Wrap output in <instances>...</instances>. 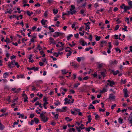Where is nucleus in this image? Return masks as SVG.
Returning <instances> with one entry per match:
<instances>
[{"instance_id":"1","label":"nucleus","mask_w":132,"mask_h":132,"mask_svg":"<svg viewBox=\"0 0 132 132\" xmlns=\"http://www.w3.org/2000/svg\"><path fill=\"white\" fill-rule=\"evenodd\" d=\"M40 117L41 119V121L44 122H47L48 120V117L45 115H43V114H40Z\"/></svg>"},{"instance_id":"2","label":"nucleus","mask_w":132,"mask_h":132,"mask_svg":"<svg viewBox=\"0 0 132 132\" xmlns=\"http://www.w3.org/2000/svg\"><path fill=\"white\" fill-rule=\"evenodd\" d=\"M64 34L63 33L56 32L54 33V35H53V36L54 37H56L60 36H63Z\"/></svg>"},{"instance_id":"3","label":"nucleus","mask_w":132,"mask_h":132,"mask_svg":"<svg viewBox=\"0 0 132 132\" xmlns=\"http://www.w3.org/2000/svg\"><path fill=\"white\" fill-rule=\"evenodd\" d=\"M15 60L12 61L11 62H9L8 66L10 68H12L14 67V64L15 63Z\"/></svg>"},{"instance_id":"4","label":"nucleus","mask_w":132,"mask_h":132,"mask_svg":"<svg viewBox=\"0 0 132 132\" xmlns=\"http://www.w3.org/2000/svg\"><path fill=\"white\" fill-rule=\"evenodd\" d=\"M107 82L109 83L107 84V85L109 84V85L111 87H113V85H115V82L113 81H111L110 80H107Z\"/></svg>"},{"instance_id":"5","label":"nucleus","mask_w":132,"mask_h":132,"mask_svg":"<svg viewBox=\"0 0 132 132\" xmlns=\"http://www.w3.org/2000/svg\"><path fill=\"white\" fill-rule=\"evenodd\" d=\"M64 100L65 101V102L64 103L65 104H69L71 103L70 100L68 99L67 98H65Z\"/></svg>"},{"instance_id":"6","label":"nucleus","mask_w":132,"mask_h":132,"mask_svg":"<svg viewBox=\"0 0 132 132\" xmlns=\"http://www.w3.org/2000/svg\"><path fill=\"white\" fill-rule=\"evenodd\" d=\"M131 8H132L129 6H127L125 5V7H124V11L125 12H126L127 10H130Z\"/></svg>"},{"instance_id":"7","label":"nucleus","mask_w":132,"mask_h":132,"mask_svg":"<svg viewBox=\"0 0 132 132\" xmlns=\"http://www.w3.org/2000/svg\"><path fill=\"white\" fill-rule=\"evenodd\" d=\"M91 116L90 115H88L87 116L88 121H87L86 122V124H87L88 123H89L90 122L91 120H92L91 118Z\"/></svg>"},{"instance_id":"8","label":"nucleus","mask_w":132,"mask_h":132,"mask_svg":"<svg viewBox=\"0 0 132 132\" xmlns=\"http://www.w3.org/2000/svg\"><path fill=\"white\" fill-rule=\"evenodd\" d=\"M22 96L24 98V102H28L27 99L28 98V97L27 96V95L25 94H23V95Z\"/></svg>"},{"instance_id":"9","label":"nucleus","mask_w":132,"mask_h":132,"mask_svg":"<svg viewBox=\"0 0 132 132\" xmlns=\"http://www.w3.org/2000/svg\"><path fill=\"white\" fill-rule=\"evenodd\" d=\"M110 63L112 64H116L118 63V62L116 60H114V61L111 60L110 61Z\"/></svg>"},{"instance_id":"10","label":"nucleus","mask_w":132,"mask_h":132,"mask_svg":"<svg viewBox=\"0 0 132 132\" xmlns=\"http://www.w3.org/2000/svg\"><path fill=\"white\" fill-rule=\"evenodd\" d=\"M49 39L50 40V42H51V43L53 44H56V43L55 42L53 41L54 40V39L52 37H50L49 38Z\"/></svg>"},{"instance_id":"11","label":"nucleus","mask_w":132,"mask_h":132,"mask_svg":"<svg viewBox=\"0 0 132 132\" xmlns=\"http://www.w3.org/2000/svg\"><path fill=\"white\" fill-rule=\"evenodd\" d=\"M109 98L110 99H114L115 98V96L113 94H111L110 95Z\"/></svg>"},{"instance_id":"12","label":"nucleus","mask_w":132,"mask_h":132,"mask_svg":"<svg viewBox=\"0 0 132 132\" xmlns=\"http://www.w3.org/2000/svg\"><path fill=\"white\" fill-rule=\"evenodd\" d=\"M70 13L71 14H75L76 12L75 10H72V9H70Z\"/></svg>"},{"instance_id":"13","label":"nucleus","mask_w":132,"mask_h":132,"mask_svg":"<svg viewBox=\"0 0 132 132\" xmlns=\"http://www.w3.org/2000/svg\"><path fill=\"white\" fill-rule=\"evenodd\" d=\"M47 21V20L43 19L41 21V22L43 25L45 24V23Z\"/></svg>"},{"instance_id":"14","label":"nucleus","mask_w":132,"mask_h":132,"mask_svg":"<svg viewBox=\"0 0 132 132\" xmlns=\"http://www.w3.org/2000/svg\"><path fill=\"white\" fill-rule=\"evenodd\" d=\"M129 118H131V119H129V123H131V126L132 125V113H131L130 115Z\"/></svg>"},{"instance_id":"15","label":"nucleus","mask_w":132,"mask_h":132,"mask_svg":"<svg viewBox=\"0 0 132 132\" xmlns=\"http://www.w3.org/2000/svg\"><path fill=\"white\" fill-rule=\"evenodd\" d=\"M4 41L6 42L7 44L8 43H10L11 42L10 41V39L8 38H6V39L4 40Z\"/></svg>"},{"instance_id":"16","label":"nucleus","mask_w":132,"mask_h":132,"mask_svg":"<svg viewBox=\"0 0 132 132\" xmlns=\"http://www.w3.org/2000/svg\"><path fill=\"white\" fill-rule=\"evenodd\" d=\"M4 127V126L0 122V130H3Z\"/></svg>"},{"instance_id":"17","label":"nucleus","mask_w":132,"mask_h":132,"mask_svg":"<svg viewBox=\"0 0 132 132\" xmlns=\"http://www.w3.org/2000/svg\"><path fill=\"white\" fill-rule=\"evenodd\" d=\"M54 104L56 106H58L60 104V103L58 101H56Z\"/></svg>"},{"instance_id":"18","label":"nucleus","mask_w":132,"mask_h":132,"mask_svg":"<svg viewBox=\"0 0 132 132\" xmlns=\"http://www.w3.org/2000/svg\"><path fill=\"white\" fill-rule=\"evenodd\" d=\"M9 76V74L7 72H5L4 73L3 75V77L4 78H7Z\"/></svg>"},{"instance_id":"19","label":"nucleus","mask_w":132,"mask_h":132,"mask_svg":"<svg viewBox=\"0 0 132 132\" xmlns=\"http://www.w3.org/2000/svg\"><path fill=\"white\" fill-rule=\"evenodd\" d=\"M30 56L29 58L30 60L29 62H30L31 63H32L34 62V60H32L31 57L32 55L31 54L30 55Z\"/></svg>"},{"instance_id":"20","label":"nucleus","mask_w":132,"mask_h":132,"mask_svg":"<svg viewBox=\"0 0 132 132\" xmlns=\"http://www.w3.org/2000/svg\"><path fill=\"white\" fill-rule=\"evenodd\" d=\"M34 121L37 124L38 123L39 120L38 118H34Z\"/></svg>"},{"instance_id":"21","label":"nucleus","mask_w":132,"mask_h":132,"mask_svg":"<svg viewBox=\"0 0 132 132\" xmlns=\"http://www.w3.org/2000/svg\"><path fill=\"white\" fill-rule=\"evenodd\" d=\"M123 119H121V118H119L118 119V122L120 124H122L123 123L122 121Z\"/></svg>"},{"instance_id":"22","label":"nucleus","mask_w":132,"mask_h":132,"mask_svg":"<svg viewBox=\"0 0 132 132\" xmlns=\"http://www.w3.org/2000/svg\"><path fill=\"white\" fill-rule=\"evenodd\" d=\"M67 122L70 121L72 120V119H70L68 117H66L65 118Z\"/></svg>"},{"instance_id":"23","label":"nucleus","mask_w":132,"mask_h":132,"mask_svg":"<svg viewBox=\"0 0 132 132\" xmlns=\"http://www.w3.org/2000/svg\"><path fill=\"white\" fill-rule=\"evenodd\" d=\"M95 36L96 37V39L97 41L99 40L101 38L100 36H97L96 35H95Z\"/></svg>"},{"instance_id":"24","label":"nucleus","mask_w":132,"mask_h":132,"mask_svg":"<svg viewBox=\"0 0 132 132\" xmlns=\"http://www.w3.org/2000/svg\"><path fill=\"white\" fill-rule=\"evenodd\" d=\"M53 13L54 14H57L58 12V10L56 9H54L53 10Z\"/></svg>"},{"instance_id":"25","label":"nucleus","mask_w":132,"mask_h":132,"mask_svg":"<svg viewBox=\"0 0 132 132\" xmlns=\"http://www.w3.org/2000/svg\"><path fill=\"white\" fill-rule=\"evenodd\" d=\"M107 89H106V88H104L102 90V91L100 90V92L102 93H103V92H107Z\"/></svg>"},{"instance_id":"26","label":"nucleus","mask_w":132,"mask_h":132,"mask_svg":"<svg viewBox=\"0 0 132 132\" xmlns=\"http://www.w3.org/2000/svg\"><path fill=\"white\" fill-rule=\"evenodd\" d=\"M60 53H53V55L55 56L56 57H57Z\"/></svg>"},{"instance_id":"27","label":"nucleus","mask_w":132,"mask_h":132,"mask_svg":"<svg viewBox=\"0 0 132 132\" xmlns=\"http://www.w3.org/2000/svg\"><path fill=\"white\" fill-rule=\"evenodd\" d=\"M73 36V35L72 34H70L67 37V39L68 40L70 39V38Z\"/></svg>"},{"instance_id":"28","label":"nucleus","mask_w":132,"mask_h":132,"mask_svg":"<svg viewBox=\"0 0 132 132\" xmlns=\"http://www.w3.org/2000/svg\"><path fill=\"white\" fill-rule=\"evenodd\" d=\"M73 110L75 112H76L77 113L78 112V113L80 111V110L78 109H73Z\"/></svg>"},{"instance_id":"29","label":"nucleus","mask_w":132,"mask_h":132,"mask_svg":"<svg viewBox=\"0 0 132 132\" xmlns=\"http://www.w3.org/2000/svg\"><path fill=\"white\" fill-rule=\"evenodd\" d=\"M124 28H122V30H124L125 31H127L128 30L127 29V26H124Z\"/></svg>"},{"instance_id":"30","label":"nucleus","mask_w":132,"mask_h":132,"mask_svg":"<svg viewBox=\"0 0 132 132\" xmlns=\"http://www.w3.org/2000/svg\"><path fill=\"white\" fill-rule=\"evenodd\" d=\"M72 45L70 44H69V45L71 46V47H72L73 46H74L75 45V43H74V42L73 41L72 42Z\"/></svg>"},{"instance_id":"31","label":"nucleus","mask_w":132,"mask_h":132,"mask_svg":"<svg viewBox=\"0 0 132 132\" xmlns=\"http://www.w3.org/2000/svg\"><path fill=\"white\" fill-rule=\"evenodd\" d=\"M128 4L129 6L132 8V2L130 1L128 3Z\"/></svg>"},{"instance_id":"32","label":"nucleus","mask_w":132,"mask_h":132,"mask_svg":"<svg viewBox=\"0 0 132 132\" xmlns=\"http://www.w3.org/2000/svg\"><path fill=\"white\" fill-rule=\"evenodd\" d=\"M90 106H92V107H89V108H88V109H90L91 108L92 109H95V107L94 106H93V105L91 104L90 105Z\"/></svg>"},{"instance_id":"33","label":"nucleus","mask_w":132,"mask_h":132,"mask_svg":"<svg viewBox=\"0 0 132 132\" xmlns=\"http://www.w3.org/2000/svg\"><path fill=\"white\" fill-rule=\"evenodd\" d=\"M56 111H59L61 112H65V110H62L60 109H56Z\"/></svg>"},{"instance_id":"34","label":"nucleus","mask_w":132,"mask_h":132,"mask_svg":"<svg viewBox=\"0 0 132 132\" xmlns=\"http://www.w3.org/2000/svg\"><path fill=\"white\" fill-rule=\"evenodd\" d=\"M84 24L86 25V27H87L88 28V32H89V29H90V27L87 24V23H84Z\"/></svg>"},{"instance_id":"35","label":"nucleus","mask_w":132,"mask_h":132,"mask_svg":"<svg viewBox=\"0 0 132 132\" xmlns=\"http://www.w3.org/2000/svg\"><path fill=\"white\" fill-rule=\"evenodd\" d=\"M81 129H83L85 128V127H84V125L82 124H81V126L79 127Z\"/></svg>"},{"instance_id":"36","label":"nucleus","mask_w":132,"mask_h":132,"mask_svg":"<svg viewBox=\"0 0 132 132\" xmlns=\"http://www.w3.org/2000/svg\"><path fill=\"white\" fill-rule=\"evenodd\" d=\"M63 74H66L68 72V71H67L65 69H64L62 70Z\"/></svg>"},{"instance_id":"37","label":"nucleus","mask_w":132,"mask_h":132,"mask_svg":"<svg viewBox=\"0 0 132 132\" xmlns=\"http://www.w3.org/2000/svg\"><path fill=\"white\" fill-rule=\"evenodd\" d=\"M76 25V23H74L73 24H72V28L73 29L74 28H75V30L76 29V28H75V26Z\"/></svg>"},{"instance_id":"38","label":"nucleus","mask_w":132,"mask_h":132,"mask_svg":"<svg viewBox=\"0 0 132 132\" xmlns=\"http://www.w3.org/2000/svg\"><path fill=\"white\" fill-rule=\"evenodd\" d=\"M121 81L123 84H125L126 81V79H125L124 80H123L122 79H121Z\"/></svg>"},{"instance_id":"39","label":"nucleus","mask_w":132,"mask_h":132,"mask_svg":"<svg viewBox=\"0 0 132 132\" xmlns=\"http://www.w3.org/2000/svg\"><path fill=\"white\" fill-rule=\"evenodd\" d=\"M85 42V41L84 40H82L80 42V43L82 46H84L85 45V44L84 43Z\"/></svg>"},{"instance_id":"40","label":"nucleus","mask_w":132,"mask_h":132,"mask_svg":"<svg viewBox=\"0 0 132 132\" xmlns=\"http://www.w3.org/2000/svg\"><path fill=\"white\" fill-rule=\"evenodd\" d=\"M33 68L34 69L33 70H34V71H38V68L37 67H36V68L35 67H33Z\"/></svg>"},{"instance_id":"41","label":"nucleus","mask_w":132,"mask_h":132,"mask_svg":"<svg viewBox=\"0 0 132 132\" xmlns=\"http://www.w3.org/2000/svg\"><path fill=\"white\" fill-rule=\"evenodd\" d=\"M49 29L50 30H51V32H53L54 31V29L53 28H51V26H50L49 27Z\"/></svg>"},{"instance_id":"42","label":"nucleus","mask_w":132,"mask_h":132,"mask_svg":"<svg viewBox=\"0 0 132 132\" xmlns=\"http://www.w3.org/2000/svg\"><path fill=\"white\" fill-rule=\"evenodd\" d=\"M72 53V52L71 51H70L68 53L67 55V58L68 57L70 56Z\"/></svg>"},{"instance_id":"43","label":"nucleus","mask_w":132,"mask_h":132,"mask_svg":"<svg viewBox=\"0 0 132 132\" xmlns=\"http://www.w3.org/2000/svg\"><path fill=\"white\" fill-rule=\"evenodd\" d=\"M116 21L117 22V24H119L121 23V21L119 20V18H118L116 20Z\"/></svg>"},{"instance_id":"44","label":"nucleus","mask_w":132,"mask_h":132,"mask_svg":"<svg viewBox=\"0 0 132 132\" xmlns=\"http://www.w3.org/2000/svg\"><path fill=\"white\" fill-rule=\"evenodd\" d=\"M80 84L79 83L75 84L74 85V86L75 88L77 87Z\"/></svg>"},{"instance_id":"45","label":"nucleus","mask_w":132,"mask_h":132,"mask_svg":"<svg viewBox=\"0 0 132 132\" xmlns=\"http://www.w3.org/2000/svg\"><path fill=\"white\" fill-rule=\"evenodd\" d=\"M70 13V12L68 11V13H64V12L63 13V16H64L65 15H68Z\"/></svg>"},{"instance_id":"46","label":"nucleus","mask_w":132,"mask_h":132,"mask_svg":"<svg viewBox=\"0 0 132 132\" xmlns=\"http://www.w3.org/2000/svg\"><path fill=\"white\" fill-rule=\"evenodd\" d=\"M60 22L59 21H57L56 22V24H55V26H57V27H59V24L60 23Z\"/></svg>"},{"instance_id":"47","label":"nucleus","mask_w":132,"mask_h":132,"mask_svg":"<svg viewBox=\"0 0 132 132\" xmlns=\"http://www.w3.org/2000/svg\"><path fill=\"white\" fill-rule=\"evenodd\" d=\"M20 90H21V88H19L15 91L14 93H18L19 92Z\"/></svg>"},{"instance_id":"48","label":"nucleus","mask_w":132,"mask_h":132,"mask_svg":"<svg viewBox=\"0 0 132 132\" xmlns=\"http://www.w3.org/2000/svg\"><path fill=\"white\" fill-rule=\"evenodd\" d=\"M71 112L72 114L74 115H76L77 114V113L76 112H75V111H71Z\"/></svg>"},{"instance_id":"49","label":"nucleus","mask_w":132,"mask_h":132,"mask_svg":"<svg viewBox=\"0 0 132 132\" xmlns=\"http://www.w3.org/2000/svg\"><path fill=\"white\" fill-rule=\"evenodd\" d=\"M14 64L16 66V67L17 68H18L19 67V65L18 63V62H15V63H14Z\"/></svg>"},{"instance_id":"50","label":"nucleus","mask_w":132,"mask_h":132,"mask_svg":"<svg viewBox=\"0 0 132 132\" xmlns=\"http://www.w3.org/2000/svg\"><path fill=\"white\" fill-rule=\"evenodd\" d=\"M96 102H97V103H99V101L97 100L94 101L92 102V104H95L96 103Z\"/></svg>"},{"instance_id":"51","label":"nucleus","mask_w":132,"mask_h":132,"mask_svg":"<svg viewBox=\"0 0 132 132\" xmlns=\"http://www.w3.org/2000/svg\"><path fill=\"white\" fill-rule=\"evenodd\" d=\"M38 98L37 97H36L35 98H34V100L33 101H31L33 103H34V102L36 101L37 100H38Z\"/></svg>"},{"instance_id":"52","label":"nucleus","mask_w":132,"mask_h":132,"mask_svg":"<svg viewBox=\"0 0 132 132\" xmlns=\"http://www.w3.org/2000/svg\"><path fill=\"white\" fill-rule=\"evenodd\" d=\"M92 35H90L89 36V37L88 38V39H89L90 41H91L92 40Z\"/></svg>"},{"instance_id":"53","label":"nucleus","mask_w":132,"mask_h":132,"mask_svg":"<svg viewBox=\"0 0 132 132\" xmlns=\"http://www.w3.org/2000/svg\"><path fill=\"white\" fill-rule=\"evenodd\" d=\"M116 51V52H118V51L119 53H120L121 52V51L120 50L119 48H115Z\"/></svg>"},{"instance_id":"54","label":"nucleus","mask_w":132,"mask_h":132,"mask_svg":"<svg viewBox=\"0 0 132 132\" xmlns=\"http://www.w3.org/2000/svg\"><path fill=\"white\" fill-rule=\"evenodd\" d=\"M119 72V71L118 70H117L113 73V74L114 75H116Z\"/></svg>"},{"instance_id":"55","label":"nucleus","mask_w":132,"mask_h":132,"mask_svg":"<svg viewBox=\"0 0 132 132\" xmlns=\"http://www.w3.org/2000/svg\"><path fill=\"white\" fill-rule=\"evenodd\" d=\"M116 42L114 43V45L116 46H118L119 45V42L118 40L116 41Z\"/></svg>"},{"instance_id":"56","label":"nucleus","mask_w":132,"mask_h":132,"mask_svg":"<svg viewBox=\"0 0 132 132\" xmlns=\"http://www.w3.org/2000/svg\"><path fill=\"white\" fill-rule=\"evenodd\" d=\"M79 36V35L78 34H75L74 35V36H75V37L76 38H78V37Z\"/></svg>"},{"instance_id":"57","label":"nucleus","mask_w":132,"mask_h":132,"mask_svg":"<svg viewBox=\"0 0 132 132\" xmlns=\"http://www.w3.org/2000/svg\"><path fill=\"white\" fill-rule=\"evenodd\" d=\"M98 114H96L95 116V119L97 120L98 118H100Z\"/></svg>"},{"instance_id":"58","label":"nucleus","mask_w":132,"mask_h":132,"mask_svg":"<svg viewBox=\"0 0 132 132\" xmlns=\"http://www.w3.org/2000/svg\"><path fill=\"white\" fill-rule=\"evenodd\" d=\"M16 18V15H11L10 16V19H12V18Z\"/></svg>"},{"instance_id":"59","label":"nucleus","mask_w":132,"mask_h":132,"mask_svg":"<svg viewBox=\"0 0 132 132\" xmlns=\"http://www.w3.org/2000/svg\"><path fill=\"white\" fill-rule=\"evenodd\" d=\"M116 104H114L112 105L111 106V109L112 110H113L114 109V108L116 106Z\"/></svg>"},{"instance_id":"60","label":"nucleus","mask_w":132,"mask_h":132,"mask_svg":"<svg viewBox=\"0 0 132 132\" xmlns=\"http://www.w3.org/2000/svg\"><path fill=\"white\" fill-rule=\"evenodd\" d=\"M76 128L78 130V132H80L81 131V129L80 128H79L78 127H76Z\"/></svg>"},{"instance_id":"61","label":"nucleus","mask_w":132,"mask_h":132,"mask_svg":"<svg viewBox=\"0 0 132 132\" xmlns=\"http://www.w3.org/2000/svg\"><path fill=\"white\" fill-rule=\"evenodd\" d=\"M125 5L124 4H123L122 5L120 6V8L121 9H124V7H125Z\"/></svg>"},{"instance_id":"62","label":"nucleus","mask_w":132,"mask_h":132,"mask_svg":"<svg viewBox=\"0 0 132 132\" xmlns=\"http://www.w3.org/2000/svg\"><path fill=\"white\" fill-rule=\"evenodd\" d=\"M119 27V26L118 25H117L115 27V30H117Z\"/></svg>"},{"instance_id":"63","label":"nucleus","mask_w":132,"mask_h":132,"mask_svg":"<svg viewBox=\"0 0 132 132\" xmlns=\"http://www.w3.org/2000/svg\"><path fill=\"white\" fill-rule=\"evenodd\" d=\"M92 48L90 47H89L88 48H87L85 49V50L86 51H88L90 49H92Z\"/></svg>"},{"instance_id":"64","label":"nucleus","mask_w":132,"mask_h":132,"mask_svg":"<svg viewBox=\"0 0 132 132\" xmlns=\"http://www.w3.org/2000/svg\"><path fill=\"white\" fill-rule=\"evenodd\" d=\"M40 5V4L39 3H37L35 4L34 6H35L37 7V6H39Z\"/></svg>"}]
</instances>
